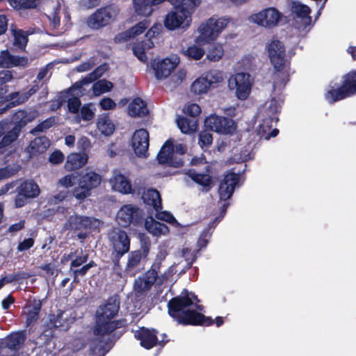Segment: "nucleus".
Listing matches in <instances>:
<instances>
[{"label":"nucleus","mask_w":356,"mask_h":356,"mask_svg":"<svg viewBox=\"0 0 356 356\" xmlns=\"http://www.w3.org/2000/svg\"><path fill=\"white\" fill-rule=\"evenodd\" d=\"M201 311L202 307L198 304L197 297L187 291H183L179 296L172 299L168 303L169 314L179 323L210 325L215 323L219 327L224 323L222 317H217L213 321L204 316Z\"/></svg>","instance_id":"f257e3e1"},{"label":"nucleus","mask_w":356,"mask_h":356,"mask_svg":"<svg viewBox=\"0 0 356 356\" xmlns=\"http://www.w3.org/2000/svg\"><path fill=\"white\" fill-rule=\"evenodd\" d=\"M266 51L275 76L285 82L291 73L290 61L286 57L284 43L277 39H272L266 44Z\"/></svg>","instance_id":"f03ea898"},{"label":"nucleus","mask_w":356,"mask_h":356,"mask_svg":"<svg viewBox=\"0 0 356 356\" xmlns=\"http://www.w3.org/2000/svg\"><path fill=\"white\" fill-rule=\"evenodd\" d=\"M37 116L35 111H19L13 116V124L0 123V149L13 143L19 136L20 129Z\"/></svg>","instance_id":"7ed1b4c3"},{"label":"nucleus","mask_w":356,"mask_h":356,"mask_svg":"<svg viewBox=\"0 0 356 356\" xmlns=\"http://www.w3.org/2000/svg\"><path fill=\"white\" fill-rule=\"evenodd\" d=\"M229 22L225 17H212L201 22L195 31V42L206 44L216 41Z\"/></svg>","instance_id":"20e7f679"},{"label":"nucleus","mask_w":356,"mask_h":356,"mask_svg":"<svg viewBox=\"0 0 356 356\" xmlns=\"http://www.w3.org/2000/svg\"><path fill=\"white\" fill-rule=\"evenodd\" d=\"M118 309L119 305L115 301L99 307L97 312L96 324L94 327L95 334L104 335L118 327V323L114 318Z\"/></svg>","instance_id":"39448f33"},{"label":"nucleus","mask_w":356,"mask_h":356,"mask_svg":"<svg viewBox=\"0 0 356 356\" xmlns=\"http://www.w3.org/2000/svg\"><path fill=\"white\" fill-rule=\"evenodd\" d=\"M186 147L183 144L172 140H168L162 146L157 155V159L160 163L179 167L182 165V161L177 157L185 153Z\"/></svg>","instance_id":"423d86ee"},{"label":"nucleus","mask_w":356,"mask_h":356,"mask_svg":"<svg viewBox=\"0 0 356 356\" xmlns=\"http://www.w3.org/2000/svg\"><path fill=\"white\" fill-rule=\"evenodd\" d=\"M252 84L253 79L245 72H236L227 80L228 88L241 100H245L249 97Z\"/></svg>","instance_id":"0eeeda50"},{"label":"nucleus","mask_w":356,"mask_h":356,"mask_svg":"<svg viewBox=\"0 0 356 356\" xmlns=\"http://www.w3.org/2000/svg\"><path fill=\"white\" fill-rule=\"evenodd\" d=\"M356 93V70L346 74L341 87L334 89L331 87L325 95L329 102H334Z\"/></svg>","instance_id":"6e6552de"},{"label":"nucleus","mask_w":356,"mask_h":356,"mask_svg":"<svg viewBox=\"0 0 356 356\" xmlns=\"http://www.w3.org/2000/svg\"><path fill=\"white\" fill-rule=\"evenodd\" d=\"M180 63V58L177 54H171L164 58L155 59L152 64L155 77L158 80L169 78Z\"/></svg>","instance_id":"1a4fd4ad"},{"label":"nucleus","mask_w":356,"mask_h":356,"mask_svg":"<svg viewBox=\"0 0 356 356\" xmlns=\"http://www.w3.org/2000/svg\"><path fill=\"white\" fill-rule=\"evenodd\" d=\"M282 17V15L278 10L270 7L250 15L249 20L259 26L271 29L278 25Z\"/></svg>","instance_id":"9d476101"},{"label":"nucleus","mask_w":356,"mask_h":356,"mask_svg":"<svg viewBox=\"0 0 356 356\" xmlns=\"http://www.w3.org/2000/svg\"><path fill=\"white\" fill-rule=\"evenodd\" d=\"M204 124L207 128L223 135L233 134L237 127L233 120L216 115H211L206 118Z\"/></svg>","instance_id":"9b49d317"},{"label":"nucleus","mask_w":356,"mask_h":356,"mask_svg":"<svg viewBox=\"0 0 356 356\" xmlns=\"http://www.w3.org/2000/svg\"><path fill=\"white\" fill-rule=\"evenodd\" d=\"M193 13L179 9L169 12L164 19V26L168 30L186 29L192 23Z\"/></svg>","instance_id":"f8f14e48"},{"label":"nucleus","mask_w":356,"mask_h":356,"mask_svg":"<svg viewBox=\"0 0 356 356\" xmlns=\"http://www.w3.org/2000/svg\"><path fill=\"white\" fill-rule=\"evenodd\" d=\"M156 266V264L154 265V268L149 270L143 277H139L135 281L134 289L136 291L138 292L147 291L155 282L158 284H162L172 275V271H170L168 275L163 274L159 276L158 271L155 268Z\"/></svg>","instance_id":"ddd939ff"},{"label":"nucleus","mask_w":356,"mask_h":356,"mask_svg":"<svg viewBox=\"0 0 356 356\" xmlns=\"http://www.w3.org/2000/svg\"><path fill=\"white\" fill-rule=\"evenodd\" d=\"M118 14V10L113 7H106L97 10L88 19V26L98 29L113 20Z\"/></svg>","instance_id":"4468645a"},{"label":"nucleus","mask_w":356,"mask_h":356,"mask_svg":"<svg viewBox=\"0 0 356 356\" xmlns=\"http://www.w3.org/2000/svg\"><path fill=\"white\" fill-rule=\"evenodd\" d=\"M108 238L113 252L118 256L121 257L129 251L130 239L126 232L115 228L109 233Z\"/></svg>","instance_id":"2eb2a0df"},{"label":"nucleus","mask_w":356,"mask_h":356,"mask_svg":"<svg viewBox=\"0 0 356 356\" xmlns=\"http://www.w3.org/2000/svg\"><path fill=\"white\" fill-rule=\"evenodd\" d=\"M132 149L139 157H147L149 147V133L145 129H139L134 133L131 143Z\"/></svg>","instance_id":"dca6fc26"},{"label":"nucleus","mask_w":356,"mask_h":356,"mask_svg":"<svg viewBox=\"0 0 356 356\" xmlns=\"http://www.w3.org/2000/svg\"><path fill=\"white\" fill-rule=\"evenodd\" d=\"M156 27H152L146 33V38L140 42L134 43L132 51L135 56L141 62L146 63L148 60L147 52L154 47L151 38L156 33Z\"/></svg>","instance_id":"f3484780"},{"label":"nucleus","mask_w":356,"mask_h":356,"mask_svg":"<svg viewBox=\"0 0 356 356\" xmlns=\"http://www.w3.org/2000/svg\"><path fill=\"white\" fill-rule=\"evenodd\" d=\"M239 175L234 172H228L221 179L218 188V194L221 200H227L232 195L238 186Z\"/></svg>","instance_id":"a211bd4d"},{"label":"nucleus","mask_w":356,"mask_h":356,"mask_svg":"<svg viewBox=\"0 0 356 356\" xmlns=\"http://www.w3.org/2000/svg\"><path fill=\"white\" fill-rule=\"evenodd\" d=\"M106 70L107 67L105 65L99 66L92 73L88 74L81 81L75 83L70 92H74L78 95H87L88 92V87L90 83L102 76Z\"/></svg>","instance_id":"6ab92c4d"},{"label":"nucleus","mask_w":356,"mask_h":356,"mask_svg":"<svg viewBox=\"0 0 356 356\" xmlns=\"http://www.w3.org/2000/svg\"><path fill=\"white\" fill-rule=\"evenodd\" d=\"M140 216V212L136 207L132 204L122 206L116 214L117 222L122 226L127 227L134 222Z\"/></svg>","instance_id":"aec40b11"},{"label":"nucleus","mask_w":356,"mask_h":356,"mask_svg":"<svg viewBox=\"0 0 356 356\" xmlns=\"http://www.w3.org/2000/svg\"><path fill=\"white\" fill-rule=\"evenodd\" d=\"M136 339L140 341V344L145 349H150L157 344L165 343L163 339L159 341L156 335V331L153 329L142 327L135 332Z\"/></svg>","instance_id":"412c9836"},{"label":"nucleus","mask_w":356,"mask_h":356,"mask_svg":"<svg viewBox=\"0 0 356 356\" xmlns=\"http://www.w3.org/2000/svg\"><path fill=\"white\" fill-rule=\"evenodd\" d=\"M96 222V220L86 216L74 214L69 217L64 224V227L70 230L79 231L90 228L91 226Z\"/></svg>","instance_id":"4be33fe9"},{"label":"nucleus","mask_w":356,"mask_h":356,"mask_svg":"<svg viewBox=\"0 0 356 356\" xmlns=\"http://www.w3.org/2000/svg\"><path fill=\"white\" fill-rule=\"evenodd\" d=\"M149 22L147 19H145L136 24L129 30L117 35L115 38V40L116 42H124L135 38L143 33L149 27Z\"/></svg>","instance_id":"5701e85b"},{"label":"nucleus","mask_w":356,"mask_h":356,"mask_svg":"<svg viewBox=\"0 0 356 356\" xmlns=\"http://www.w3.org/2000/svg\"><path fill=\"white\" fill-rule=\"evenodd\" d=\"M109 183L113 191L122 194H129L132 191L131 184L129 180L119 172H113V177Z\"/></svg>","instance_id":"b1692460"},{"label":"nucleus","mask_w":356,"mask_h":356,"mask_svg":"<svg viewBox=\"0 0 356 356\" xmlns=\"http://www.w3.org/2000/svg\"><path fill=\"white\" fill-rule=\"evenodd\" d=\"M145 228L149 234L157 238L166 236L170 233V229L167 225L156 221L152 216L145 219Z\"/></svg>","instance_id":"393cba45"},{"label":"nucleus","mask_w":356,"mask_h":356,"mask_svg":"<svg viewBox=\"0 0 356 356\" xmlns=\"http://www.w3.org/2000/svg\"><path fill=\"white\" fill-rule=\"evenodd\" d=\"M95 124L97 131L105 137L111 136L115 129V126L112 119L108 115L105 113L98 115Z\"/></svg>","instance_id":"a878e982"},{"label":"nucleus","mask_w":356,"mask_h":356,"mask_svg":"<svg viewBox=\"0 0 356 356\" xmlns=\"http://www.w3.org/2000/svg\"><path fill=\"white\" fill-rule=\"evenodd\" d=\"M149 112L147 103L140 97L133 98L129 103L127 113L131 117H144L148 115Z\"/></svg>","instance_id":"bb28decb"},{"label":"nucleus","mask_w":356,"mask_h":356,"mask_svg":"<svg viewBox=\"0 0 356 356\" xmlns=\"http://www.w3.org/2000/svg\"><path fill=\"white\" fill-rule=\"evenodd\" d=\"M277 121V118L269 117L268 115H266V118H262L258 127L259 134L266 139H269L271 136H276L277 135L278 130L276 129H272L275 125Z\"/></svg>","instance_id":"cd10ccee"},{"label":"nucleus","mask_w":356,"mask_h":356,"mask_svg":"<svg viewBox=\"0 0 356 356\" xmlns=\"http://www.w3.org/2000/svg\"><path fill=\"white\" fill-rule=\"evenodd\" d=\"M88 156L86 153H72L67 157L65 168L72 171L83 167L88 161Z\"/></svg>","instance_id":"c85d7f7f"},{"label":"nucleus","mask_w":356,"mask_h":356,"mask_svg":"<svg viewBox=\"0 0 356 356\" xmlns=\"http://www.w3.org/2000/svg\"><path fill=\"white\" fill-rule=\"evenodd\" d=\"M28 59L24 57L12 56L7 51H2L0 54V67L25 66Z\"/></svg>","instance_id":"c756f323"},{"label":"nucleus","mask_w":356,"mask_h":356,"mask_svg":"<svg viewBox=\"0 0 356 356\" xmlns=\"http://www.w3.org/2000/svg\"><path fill=\"white\" fill-rule=\"evenodd\" d=\"M201 44L195 42L186 47H183L181 50V54L189 60H200L205 54V50Z\"/></svg>","instance_id":"7c9ffc66"},{"label":"nucleus","mask_w":356,"mask_h":356,"mask_svg":"<svg viewBox=\"0 0 356 356\" xmlns=\"http://www.w3.org/2000/svg\"><path fill=\"white\" fill-rule=\"evenodd\" d=\"M210 88L209 83L204 74L195 79L191 85V92L195 95H206Z\"/></svg>","instance_id":"2f4dec72"},{"label":"nucleus","mask_w":356,"mask_h":356,"mask_svg":"<svg viewBox=\"0 0 356 356\" xmlns=\"http://www.w3.org/2000/svg\"><path fill=\"white\" fill-rule=\"evenodd\" d=\"M292 12L300 19L302 26H307L310 24L311 17H309L310 8L299 2H294L292 5Z\"/></svg>","instance_id":"473e14b6"},{"label":"nucleus","mask_w":356,"mask_h":356,"mask_svg":"<svg viewBox=\"0 0 356 356\" xmlns=\"http://www.w3.org/2000/svg\"><path fill=\"white\" fill-rule=\"evenodd\" d=\"M143 199L145 204L151 205L157 211L161 209V199L159 193L155 189H147L143 192Z\"/></svg>","instance_id":"72a5a7b5"},{"label":"nucleus","mask_w":356,"mask_h":356,"mask_svg":"<svg viewBox=\"0 0 356 356\" xmlns=\"http://www.w3.org/2000/svg\"><path fill=\"white\" fill-rule=\"evenodd\" d=\"M101 181V177L98 174L93 171H89L81 175L79 179V184L83 187L92 189L97 187Z\"/></svg>","instance_id":"f704fd0d"},{"label":"nucleus","mask_w":356,"mask_h":356,"mask_svg":"<svg viewBox=\"0 0 356 356\" xmlns=\"http://www.w3.org/2000/svg\"><path fill=\"white\" fill-rule=\"evenodd\" d=\"M224 54V48L221 43L212 42L207 47L206 56L211 62H218L222 58Z\"/></svg>","instance_id":"c9c22d12"},{"label":"nucleus","mask_w":356,"mask_h":356,"mask_svg":"<svg viewBox=\"0 0 356 356\" xmlns=\"http://www.w3.org/2000/svg\"><path fill=\"white\" fill-rule=\"evenodd\" d=\"M177 123L181 131L184 134L195 132L197 129V120L195 119L180 117L177 120Z\"/></svg>","instance_id":"e433bc0d"},{"label":"nucleus","mask_w":356,"mask_h":356,"mask_svg":"<svg viewBox=\"0 0 356 356\" xmlns=\"http://www.w3.org/2000/svg\"><path fill=\"white\" fill-rule=\"evenodd\" d=\"M20 193L28 197H35L40 193V188L37 184L33 181H26L19 188Z\"/></svg>","instance_id":"4c0bfd02"},{"label":"nucleus","mask_w":356,"mask_h":356,"mask_svg":"<svg viewBox=\"0 0 356 356\" xmlns=\"http://www.w3.org/2000/svg\"><path fill=\"white\" fill-rule=\"evenodd\" d=\"M193 181L204 187H209L211 183V177L205 173H198L195 170H190L186 174Z\"/></svg>","instance_id":"58836bf2"},{"label":"nucleus","mask_w":356,"mask_h":356,"mask_svg":"<svg viewBox=\"0 0 356 356\" xmlns=\"http://www.w3.org/2000/svg\"><path fill=\"white\" fill-rule=\"evenodd\" d=\"M113 88V83L106 79H102L92 85V94L94 96H99L104 93L110 92Z\"/></svg>","instance_id":"ea45409f"},{"label":"nucleus","mask_w":356,"mask_h":356,"mask_svg":"<svg viewBox=\"0 0 356 356\" xmlns=\"http://www.w3.org/2000/svg\"><path fill=\"white\" fill-rule=\"evenodd\" d=\"M72 87L66 92V97L67 98V107L68 110L72 113H76L80 108L81 102L79 99L81 95H78L75 93L70 92Z\"/></svg>","instance_id":"a19ab883"},{"label":"nucleus","mask_w":356,"mask_h":356,"mask_svg":"<svg viewBox=\"0 0 356 356\" xmlns=\"http://www.w3.org/2000/svg\"><path fill=\"white\" fill-rule=\"evenodd\" d=\"M41 307V303L40 301L35 300L33 305H29L26 307L25 313L26 315V323L28 325L35 322L38 318V312Z\"/></svg>","instance_id":"79ce46f5"},{"label":"nucleus","mask_w":356,"mask_h":356,"mask_svg":"<svg viewBox=\"0 0 356 356\" xmlns=\"http://www.w3.org/2000/svg\"><path fill=\"white\" fill-rule=\"evenodd\" d=\"M14 44L19 49H24L28 42L27 35L19 29H12Z\"/></svg>","instance_id":"37998d69"},{"label":"nucleus","mask_w":356,"mask_h":356,"mask_svg":"<svg viewBox=\"0 0 356 356\" xmlns=\"http://www.w3.org/2000/svg\"><path fill=\"white\" fill-rule=\"evenodd\" d=\"M155 217L160 220L165 221L175 227H181V225L177 221L175 218L168 211H160V209L156 211Z\"/></svg>","instance_id":"c03bdc74"},{"label":"nucleus","mask_w":356,"mask_h":356,"mask_svg":"<svg viewBox=\"0 0 356 356\" xmlns=\"http://www.w3.org/2000/svg\"><path fill=\"white\" fill-rule=\"evenodd\" d=\"M95 107L92 103L85 104L80 108L81 118L84 121H90L95 116Z\"/></svg>","instance_id":"a18cd8bd"},{"label":"nucleus","mask_w":356,"mask_h":356,"mask_svg":"<svg viewBox=\"0 0 356 356\" xmlns=\"http://www.w3.org/2000/svg\"><path fill=\"white\" fill-rule=\"evenodd\" d=\"M204 75L207 76V79L211 87L213 85L221 83L224 79L222 72L218 70L210 71L204 74Z\"/></svg>","instance_id":"49530a36"},{"label":"nucleus","mask_w":356,"mask_h":356,"mask_svg":"<svg viewBox=\"0 0 356 356\" xmlns=\"http://www.w3.org/2000/svg\"><path fill=\"white\" fill-rule=\"evenodd\" d=\"M280 107V102L275 98H272L270 102L266 104L265 113L269 117H276V113Z\"/></svg>","instance_id":"de8ad7c7"},{"label":"nucleus","mask_w":356,"mask_h":356,"mask_svg":"<svg viewBox=\"0 0 356 356\" xmlns=\"http://www.w3.org/2000/svg\"><path fill=\"white\" fill-rule=\"evenodd\" d=\"M187 71L184 68L175 70L170 76V81L175 85H179L186 79Z\"/></svg>","instance_id":"09e8293b"},{"label":"nucleus","mask_w":356,"mask_h":356,"mask_svg":"<svg viewBox=\"0 0 356 356\" xmlns=\"http://www.w3.org/2000/svg\"><path fill=\"white\" fill-rule=\"evenodd\" d=\"M24 340V336L19 333L13 334L6 339V346L11 349L16 348Z\"/></svg>","instance_id":"8fccbe9b"},{"label":"nucleus","mask_w":356,"mask_h":356,"mask_svg":"<svg viewBox=\"0 0 356 356\" xmlns=\"http://www.w3.org/2000/svg\"><path fill=\"white\" fill-rule=\"evenodd\" d=\"M183 111L185 114L195 118L201 113L202 110L199 104L196 103H187L185 104Z\"/></svg>","instance_id":"3c124183"},{"label":"nucleus","mask_w":356,"mask_h":356,"mask_svg":"<svg viewBox=\"0 0 356 356\" xmlns=\"http://www.w3.org/2000/svg\"><path fill=\"white\" fill-rule=\"evenodd\" d=\"M37 0H10V5L17 9L31 8L35 6Z\"/></svg>","instance_id":"603ef678"},{"label":"nucleus","mask_w":356,"mask_h":356,"mask_svg":"<svg viewBox=\"0 0 356 356\" xmlns=\"http://www.w3.org/2000/svg\"><path fill=\"white\" fill-rule=\"evenodd\" d=\"M76 177L72 174L64 176L58 180V186L65 188L72 187L76 181Z\"/></svg>","instance_id":"864d4df0"},{"label":"nucleus","mask_w":356,"mask_h":356,"mask_svg":"<svg viewBox=\"0 0 356 356\" xmlns=\"http://www.w3.org/2000/svg\"><path fill=\"white\" fill-rule=\"evenodd\" d=\"M213 140L212 135L207 131H203L200 134L199 136V144L204 148V147H209Z\"/></svg>","instance_id":"5fc2aeb1"},{"label":"nucleus","mask_w":356,"mask_h":356,"mask_svg":"<svg viewBox=\"0 0 356 356\" xmlns=\"http://www.w3.org/2000/svg\"><path fill=\"white\" fill-rule=\"evenodd\" d=\"M91 190V188L83 187L79 184V186L74 191V195L78 200H83L90 195Z\"/></svg>","instance_id":"6e6d98bb"},{"label":"nucleus","mask_w":356,"mask_h":356,"mask_svg":"<svg viewBox=\"0 0 356 356\" xmlns=\"http://www.w3.org/2000/svg\"><path fill=\"white\" fill-rule=\"evenodd\" d=\"M99 105L101 107V108L104 111L113 110L117 106L115 101L110 97L102 98L99 101Z\"/></svg>","instance_id":"4d7b16f0"},{"label":"nucleus","mask_w":356,"mask_h":356,"mask_svg":"<svg viewBox=\"0 0 356 356\" xmlns=\"http://www.w3.org/2000/svg\"><path fill=\"white\" fill-rule=\"evenodd\" d=\"M47 145L48 142L47 141L46 138H37L33 140L30 145L32 149L37 147L38 152H43Z\"/></svg>","instance_id":"13d9d810"},{"label":"nucleus","mask_w":356,"mask_h":356,"mask_svg":"<svg viewBox=\"0 0 356 356\" xmlns=\"http://www.w3.org/2000/svg\"><path fill=\"white\" fill-rule=\"evenodd\" d=\"M141 259V254L139 251L132 252L129 257L127 266L134 268L138 265Z\"/></svg>","instance_id":"bf43d9fd"},{"label":"nucleus","mask_w":356,"mask_h":356,"mask_svg":"<svg viewBox=\"0 0 356 356\" xmlns=\"http://www.w3.org/2000/svg\"><path fill=\"white\" fill-rule=\"evenodd\" d=\"M64 160V154L59 150L52 152L49 158V161L52 164H58Z\"/></svg>","instance_id":"052dcab7"},{"label":"nucleus","mask_w":356,"mask_h":356,"mask_svg":"<svg viewBox=\"0 0 356 356\" xmlns=\"http://www.w3.org/2000/svg\"><path fill=\"white\" fill-rule=\"evenodd\" d=\"M56 122V120L54 118H49L44 122H42L41 124H40L36 128L35 131H44V130L50 128L53 124H54Z\"/></svg>","instance_id":"680f3d73"},{"label":"nucleus","mask_w":356,"mask_h":356,"mask_svg":"<svg viewBox=\"0 0 356 356\" xmlns=\"http://www.w3.org/2000/svg\"><path fill=\"white\" fill-rule=\"evenodd\" d=\"M34 241L32 238L24 239L22 243L18 245L17 250L19 251H24L29 250L33 245Z\"/></svg>","instance_id":"e2e57ef3"},{"label":"nucleus","mask_w":356,"mask_h":356,"mask_svg":"<svg viewBox=\"0 0 356 356\" xmlns=\"http://www.w3.org/2000/svg\"><path fill=\"white\" fill-rule=\"evenodd\" d=\"M77 145L79 148L82 149L83 150H86L90 147L91 143L89 138H88L86 136L81 137L78 142Z\"/></svg>","instance_id":"0e129e2a"},{"label":"nucleus","mask_w":356,"mask_h":356,"mask_svg":"<svg viewBox=\"0 0 356 356\" xmlns=\"http://www.w3.org/2000/svg\"><path fill=\"white\" fill-rule=\"evenodd\" d=\"M100 0H81L80 5L84 8H92L99 4Z\"/></svg>","instance_id":"69168bd1"},{"label":"nucleus","mask_w":356,"mask_h":356,"mask_svg":"<svg viewBox=\"0 0 356 356\" xmlns=\"http://www.w3.org/2000/svg\"><path fill=\"white\" fill-rule=\"evenodd\" d=\"M27 198L29 197L25 196V195L22 194V193H20V191H18V195L15 200V207H21L24 206L26 203Z\"/></svg>","instance_id":"338daca9"},{"label":"nucleus","mask_w":356,"mask_h":356,"mask_svg":"<svg viewBox=\"0 0 356 356\" xmlns=\"http://www.w3.org/2000/svg\"><path fill=\"white\" fill-rule=\"evenodd\" d=\"M181 257L188 263H191L193 259V254L191 250L188 248H184L181 251Z\"/></svg>","instance_id":"774afa93"}]
</instances>
